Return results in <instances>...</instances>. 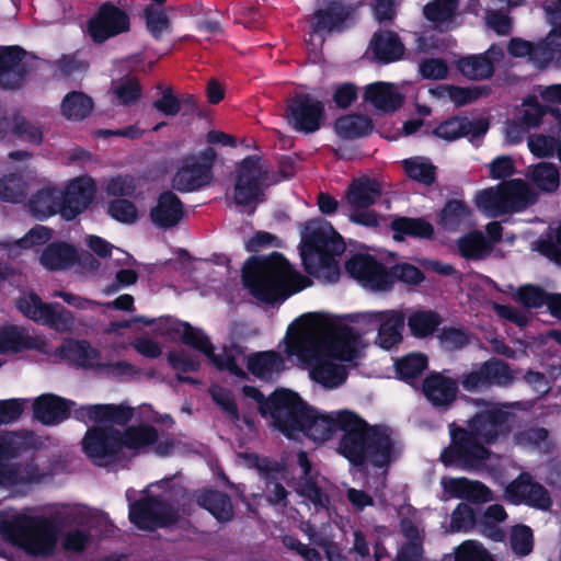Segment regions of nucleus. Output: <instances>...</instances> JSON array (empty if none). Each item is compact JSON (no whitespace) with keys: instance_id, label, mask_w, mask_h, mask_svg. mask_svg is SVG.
Segmentation results:
<instances>
[{"instance_id":"nucleus-1","label":"nucleus","mask_w":561,"mask_h":561,"mask_svg":"<svg viewBox=\"0 0 561 561\" xmlns=\"http://www.w3.org/2000/svg\"><path fill=\"white\" fill-rule=\"evenodd\" d=\"M285 339L286 353L309 367L310 377L325 388L341 386L347 377L346 363L364 346L360 333L346 324L328 325L304 318Z\"/></svg>"},{"instance_id":"nucleus-2","label":"nucleus","mask_w":561,"mask_h":561,"mask_svg":"<svg viewBox=\"0 0 561 561\" xmlns=\"http://www.w3.org/2000/svg\"><path fill=\"white\" fill-rule=\"evenodd\" d=\"M510 404H493L477 413L468 427L450 428V445L444 449L440 460L445 466L477 471L484 467L491 451L484 446L506 438L513 430L515 415L505 409Z\"/></svg>"},{"instance_id":"nucleus-3","label":"nucleus","mask_w":561,"mask_h":561,"mask_svg":"<svg viewBox=\"0 0 561 561\" xmlns=\"http://www.w3.org/2000/svg\"><path fill=\"white\" fill-rule=\"evenodd\" d=\"M341 437L339 451L354 466L365 461L376 467L389 465L398 456L389 428L369 426L362 417L351 411L336 412Z\"/></svg>"},{"instance_id":"nucleus-4","label":"nucleus","mask_w":561,"mask_h":561,"mask_svg":"<svg viewBox=\"0 0 561 561\" xmlns=\"http://www.w3.org/2000/svg\"><path fill=\"white\" fill-rule=\"evenodd\" d=\"M153 426H130L124 431L113 426H94L87 431L82 448L91 461L107 467L127 461L156 443Z\"/></svg>"},{"instance_id":"nucleus-5","label":"nucleus","mask_w":561,"mask_h":561,"mask_svg":"<svg viewBox=\"0 0 561 561\" xmlns=\"http://www.w3.org/2000/svg\"><path fill=\"white\" fill-rule=\"evenodd\" d=\"M242 279L255 298L271 305L283 302L309 285L278 253L248 261Z\"/></svg>"},{"instance_id":"nucleus-6","label":"nucleus","mask_w":561,"mask_h":561,"mask_svg":"<svg viewBox=\"0 0 561 561\" xmlns=\"http://www.w3.org/2000/svg\"><path fill=\"white\" fill-rule=\"evenodd\" d=\"M301 257L309 274L333 283L340 277L336 256L345 251L342 237L324 220L308 221L302 231Z\"/></svg>"},{"instance_id":"nucleus-7","label":"nucleus","mask_w":561,"mask_h":561,"mask_svg":"<svg viewBox=\"0 0 561 561\" xmlns=\"http://www.w3.org/2000/svg\"><path fill=\"white\" fill-rule=\"evenodd\" d=\"M242 392L257 402L261 415L270 420L273 427L289 438H296L300 434L309 405L298 393L278 389L265 399L263 393L251 386H244Z\"/></svg>"},{"instance_id":"nucleus-8","label":"nucleus","mask_w":561,"mask_h":561,"mask_svg":"<svg viewBox=\"0 0 561 561\" xmlns=\"http://www.w3.org/2000/svg\"><path fill=\"white\" fill-rule=\"evenodd\" d=\"M34 443V435L30 432L21 431L0 434V488L28 484L42 480L43 473L32 462H3V460L15 458L30 449Z\"/></svg>"},{"instance_id":"nucleus-9","label":"nucleus","mask_w":561,"mask_h":561,"mask_svg":"<svg viewBox=\"0 0 561 561\" xmlns=\"http://www.w3.org/2000/svg\"><path fill=\"white\" fill-rule=\"evenodd\" d=\"M537 193L523 180H510L479 192L476 203L489 217L519 211L537 201Z\"/></svg>"},{"instance_id":"nucleus-10","label":"nucleus","mask_w":561,"mask_h":561,"mask_svg":"<svg viewBox=\"0 0 561 561\" xmlns=\"http://www.w3.org/2000/svg\"><path fill=\"white\" fill-rule=\"evenodd\" d=\"M0 534L34 556H48L56 545L54 528L46 520L19 516L0 523Z\"/></svg>"},{"instance_id":"nucleus-11","label":"nucleus","mask_w":561,"mask_h":561,"mask_svg":"<svg viewBox=\"0 0 561 561\" xmlns=\"http://www.w3.org/2000/svg\"><path fill=\"white\" fill-rule=\"evenodd\" d=\"M174 332L183 343L206 355L217 368L227 369L238 377L245 376L242 369L245 355L240 346L233 345L225 348L221 354H214L209 339L199 329L188 323H179Z\"/></svg>"},{"instance_id":"nucleus-12","label":"nucleus","mask_w":561,"mask_h":561,"mask_svg":"<svg viewBox=\"0 0 561 561\" xmlns=\"http://www.w3.org/2000/svg\"><path fill=\"white\" fill-rule=\"evenodd\" d=\"M167 483H169V480H162L150 485L144 491L146 495L141 500L130 503L129 519L138 528L152 530L157 527H167L176 523L179 518L178 511L151 492L153 486H161Z\"/></svg>"},{"instance_id":"nucleus-13","label":"nucleus","mask_w":561,"mask_h":561,"mask_svg":"<svg viewBox=\"0 0 561 561\" xmlns=\"http://www.w3.org/2000/svg\"><path fill=\"white\" fill-rule=\"evenodd\" d=\"M216 159L217 152L211 147L186 156L173 176L172 186L180 192H192L208 185Z\"/></svg>"},{"instance_id":"nucleus-14","label":"nucleus","mask_w":561,"mask_h":561,"mask_svg":"<svg viewBox=\"0 0 561 561\" xmlns=\"http://www.w3.org/2000/svg\"><path fill=\"white\" fill-rule=\"evenodd\" d=\"M381 193L382 184L376 179L363 176L354 180L346 195L347 203L352 207L350 219L367 227L378 226V216L369 207L379 199Z\"/></svg>"},{"instance_id":"nucleus-15","label":"nucleus","mask_w":561,"mask_h":561,"mask_svg":"<svg viewBox=\"0 0 561 561\" xmlns=\"http://www.w3.org/2000/svg\"><path fill=\"white\" fill-rule=\"evenodd\" d=\"M267 167L260 157L245 158L236 170L232 198L237 205L257 204L261 198V185L266 180Z\"/></svg>"},{"instance_id":"nucleus-16","label":"nucleus","mask_w":561,"mask_h":561,"mask_svg":"<svg viewBox=\"0 0 561 561\" xmlns=\"http://www.w3.org/2000/svg\"><path fill=\"white\" fill-rule=\"evenodd\" d=\"M285 118L295 130L311 134L317 131L325 119L322 102L309 94H298L287 100Z\"/></svg>"},{"instance_id":"nucleus-17","label":"nucleus","mask_w":561,"mask_h":561,"mask_svg":"<svg viewBox=\"0 0 561 561\" xmlns=\"http://www.w3.org/2000/svg\"><path fill=\"white\" fill-rule=\"evenodd\" d=\"M345 271L367 289L386 291L392 287V277L389 272L369 254H354L345 262Z\"/></svg>"},{"instance_id":"nucleus-18","label":"nucleus","mask_w":561,"mask_h":561,"mask_svg":"<svg viewBox=\"0 0 561 561\" xmlns=\"http://www.w3.org/2000/svg\"><path fill=\"white\" fill-rule=\"evenodd\" d=\"M128 30V15L110 2L101 5L98 14L90 20L88 25L89 34L95 43H103Z\"/></svg>"},{"instance_id":"nucleus-19","label":"nucleus","mask_w":561,"mask_h":561,"mask_svg":"<svg viewBox=\"0 0 561 561\" xmlns=\"http://www.w3.org/2000/svg\"><path fill=\"white\" fill-rule=\"evenodd\" d=\"M505 495L515 504L525 503L539 510H548L551 506L548 491L528 473H522L512 481L505 490Z\"/></svg>"},{"instance_id":"nucleus-20","label":"nucleus","mask_w":561,"mask_h":561,"mask_svg":"<svg viewBox=\"0 0 561 561\" xmlns=\"http://www.w3.org/2000/svg\"><path fill=\"white\" fill-rule=\"evenodd\" d=\"M364 323L378 325L377 343L385 350H390L402 340L404 314L397 310L367 312L360 316Z\"/></svg>"},{"instance_id":"nucleus-21","label":"nucleus","mask_w":561,"mask_h":561,"mask_svg":"<svg viewBox=\"0 0 561 561\" xmlns=\"http://www.w3.org/2000/svg\"><path fill=\"white\" fill-rule=\"evenodd\" d=\"M297 463L301 474L294 482V490L309 500L317 508H327L330 504L329 495L322 491L318 481V473L313 471L308 454L300 450L297 454Z\"/></svg>"},{"instance_id":"nucleus-22","label":"nucleus","mask_w":561,"mask_h":561,"mask_svg":"<svg viewBox=\"0 0 561 561\" xmlns=\"http://www.w3.org/2000/svg\"><path fill=\"white\" fill-rule=\"evenodd\" d=\"M95 193V186L91 179L79 178L72 181L65 194L62 193V207L60 208L61 216L71 220L77 215L82 213L92 202Z\"/></svg>"},{"instance_id":"nucleus-23","label":"nucleus","mask_w":561,"mask_h":561,"mask_svg":"<svg viewBox=\"0 0 561 561\" xmlns=\"http://www.w3.org/2000/svg\"><path fill=\"white\" fill-rule=\"evenodd\" d=\"M351 13V8L339 1L330 2L325 9L317 10L310 20L311 32L308 42L313 44L317 35L321 32L330 33L341 30Z\"/></svg>"},{"instance_id":"nucleus-24","label":"nucleus","mask_w":561,"mask_h":561,"mask_svg":"<svg viewBox=\"0 0 561 561\" xmlns=\"http://www.w3.org/2000/svg\"><path fill=\"white\" fill-rule=\"evenodd\" d=\"M457 392V381L439 373L431 374L422 382V393L436 408L448 409Z\"/></svg>"},{"instance_id":"nucleus-25","label":"nucleus","mask_w":561,"mask_h":561,"mask_svg":"<svg viewBox=\"0 0 561 561\" xmlns=\"http://www.w3.org/2000/svg\"><path fill=\"white\" fill-rule=\"evenodd\" d=\"M442 486L450 497H458L471 503H486L493 500L492 491L482 482L467 478L442 479Z\"/></svg>"},{"instance_id":"nucleus-26","label":"nucleus","mask_w":561,"mask_h":561,"mask_svg":"<svg viewBox=\"0 0 561 561\" xmlns=\"http://www.w3.org/2000/svg\"><path fill=\"white\" fill-rule=\"evenodd\" d=\"M184 209L180 198L171 191L162 193L151 209L152 222L160 228H173L183 218Z\"/></svg>"},{"instance_id":"nucleus-27","label":"nucleus","mask_w":561,"mask_h":561,"mask_svg":"<svg viewBox=\"0 0 561 561\" xmlns=\"http://www.w3.org/2000/svg\"><path fill=\"white\" fill-rule=\"evenodd\" d=\"M196 503L207 510L219 523L233 519L234 511L228 494L218 490H202L194 493Z\"/></svg>"},{"instance_id":"nucleus-28","label":"nucleus","mask_w":561,"mask_h":561,"mask_svg":"<svg viewBox=\"0 0 561 561\" xmlns=\"http://www.w3.org/2000/svg\"><path fill=\"white\" fill-rule=\"evenodd\" d=\"M337 427L336 413L321 414L309 407L300 433L314 442H324L331 438Z\"/></svg>"},{"instance_id":"nucleus-29","label":"nucleus","mask_w":561,"mask_h":561,"mask_svg":"<svg viewBox=\"0 0 561 561\" xmlns=\"http://www.w3.org/2000/svg\"><path fill=\"white\" fill-rule=\"evenodd\" d=\"M55 359H67L82 367H93L100 357L98 350L85 341H65L54 351Z\"/></svg>"},{"instance_id":"nucleus-30","label":"nucleus","mask_w":561,"mask_h":561,"mask_svg":"<svg viewBox=\"0 0 561 561\" xmlns=\"http://www.w3.org/2000/svg\"><path fill=\"white\" fill-rule=\"evenodd\" d=\"M370 49L375 58L381 62L399 60L404 54V45L399 36L392 31H380L374 34Z\"/></svg>"},{"instance_id":"nucleus-31","label":"nucleus","mask_w":561,"mask_h":561,"mask_svg":"<svg viewBox=\"0 0 561 561\" xmlns=\"http://www.w3.org/2000/svg\"><path fill=\"white\" fill-rule=\"evenodd\" d=\"M69 405V402L57 396L43 394L34 403V415L47 425L59 423L68 416Z\"/></svg>"},{"instance_id":"nucleus-32","label":"nucleus","mask_w":561,"mask_h":561,"mask_svg":"<svg viewBox=\"0 0 561 561\" xmlns=\"http://www.w3.org/2000/svg\"><path fill=\"white\" fill-rule=\"evenodd\" d=\"M365 100L377 110L389 113L401 106L403 98L393 84L376 82L366 88Z\"/></svg>"},{"instance_id":"nucleus-33","label":"nucleus","mask_w":561,"mask_h":561,"mask_svg":"<svg viewBox=\"0 0 561 561\" xmlns=\"http://www.w3.org/2000/svg\"><path fill=\"white\" fill-rule=\"evenodd\" d=\"M77 413L80 419L87 416L93 422H113L121 425L127 423L133 416L131 409L122 404L87 405L81 408Z\"/></svg>"},{"instance_id":"nucleus-34","label":"nucleus","mask_w":561,"mask_h":561,"mask_svg":"<svg viewBox=\"0 0 561 561\" xmlns=\"http://www.w3.org/2000/svg\"><path fill=\"white\" fill-rule=\"evenodd\" d=\"M248 369L257 378L271 380L284 370L283 357L274 352H259L248 357Z\"/></svg>"},{"instance_id":"nucleus-35","label":"nucleus","mask_w":561,"mask_h":561,"mask_svg":"<svg viewBox=\"0 0 561 561\" xmlns=\"http://www.w3.org/2000/svg\"><path fill=\"white\" fill-rule=\"evenodd\" d=\"M77 260L76 249L65 242L48 244L41 254V264L49 271H61L71 267Z\"/></svg>"},{"instance_id":"nucleus-36","label":"nucleus","mask_w":561,"mask_h":561,"mask_svg":"<svg viewBox=\"0 0 561 561\" xmlns=\"http://www.w3.org/2000/svg\"><path fill=\"white\" fill-rule=\"evenodd\" d=\"M459 10V0H432L423 7L424 18L437 30L448 28Z\"/></svg>"},{"instance_id":"nucleus-37","label":"nucleus","mask_w":561,"mask_h":561,"mask_svg":"<svg viewBox=\"0 0 561 561\" xmlns=\"http://www.w3.org/2000/svg\"><path fill=\"white\" fill-rule=\"evenodd\" d=\"M8 121L14 137L36 146L43 142V128L39 123L31 121L20 111L13 112Z\"/></svg>"},{"instance_id":"nucleus-38","label":"nucleus","mask_w":561,"mask_h":561,"mask_svg":"<svg viewBox=\"0 0 561 561\" xmlns=\"http://www.w3.org/2000/svg\"><path fill=\"white\" fill-rule=\"evenodd\" d=\"M93 106V101L89 95L80 91H72L62 99L60 110L66 119L80 122L91 114Z\"/></svg>"},{"instance_id":"nucleus-39","label":"nucleus","mask_w":561,"mask_h":561,"mask_svg":"<svg viewBox=\"0 0 561 561\" xmlns=\"http://www.w3.org/2000/svg\"><path fill=\"white\" fill-rule=\"evenodd\" d=\"M62 192L56 188H44L32 196L30 210L38 218L49 217L62 207Z\"/></svg>"},{"instance_id":"nucleus-40","label":"nucleus","mask_w":561,"mask_h":561,"mask_svg":"<svg viewBox=\"0 0 561 561\" xmlns=\"http://www.w3.org/2000/svg\"><path fill=\"white\" fill-rule=\"evenodd\" d=\"M507 518L504 507L500 504H493L486 507L484 513L477 518V528L485 537L501 541L504 538V531L500 524Z\"/></svg>"},{"instance_id":"nucleus-41","label":"nucleus","mask_w":561,"mask_h":561,"mask_svg":"<svg viewBox=\"0 0 561 561\" xmlns=\"http://www.w3.org/2000/svg\"><path fill=\"white\" fill-rule=\"evenodd\" d=\"M46 311L39 323L45 324L56 332L69 333L75 325V316L59 304L47 305Z\"/></svg>"},{"instance_id":"nucleus-42","label":"nucleus","mask_w":561,"mask_h":561,"mask_svg":"<svg viewBox=\"0 0 561 561\" xmlns=\"http://www.w3.org/2000/svg\"><path fill=\"white\" fill-rule=\"evenodd\" d=\"M28 185L23 176L11 173L0 179V199L5 203L18 204L25 201Z\"/></svg>"},{"instance_id":"nucleus-43","label":"nucleus","mask_w":561,"mask_h":561,"mask_svg":"<svg viewBox=\"0 0 561 561\" xmlns=\"http://www.w3.org/2000/svg\"><path fill=\"white\" fill-rule=\"evenodd\" d=\"M458 69L465 77L471 80L488 79L494 72L491 60L482 54L461 58L458 61Z\"/></svg>"},{"instance_id":"nucleus-44","label":"nucleus","mask_w":561,"mask_h":561,"mask_svg":"<svg viewBox=\"0 0 561 561\" xmlns=\"http://www.w3.org/2000/svg\"><path fill=\"white\" fill-rule=\"evenodd\" d=\"M394 231L393 239L397 241L403 240V234L420 238H430L433 234V227L431 224L423 219L413 218H398L391 224Z\"/></svg>"},{"instance_id":"nucleus-45","label":"nucleus","mask_w":561,"mask_h":561,"mask_svg":"<svg viewBox=\"0 0 561 561\" xmlns=\"http://www.w3.org/2000/svg\"><path fill=\"white\" fill-rule=\"evenodd\" d=\"M458 248L462 256L471 260H481L492 252V243L478 231L460 238Z\"/></svg>"},{"instance_id":"nucleus-46","label":"nucleus","mask_w":561,"mask_h":561,"mask_svg":"<svg viewBox=\"0 0 561 561\" xmlns=\"http://www.w3.org/2000/svg\"><path fill=\"white\" fill-rule=\"evenodd\" d=\"M442 323L440 317L433 311L419 310L412 312L408 318V325L416 337L431 335Z\"/></svg>"},{"instance_id":"nucleus-47","label":"nucleus","mask_w":561,"mask_h":561,"mask_svg":"<svg viewBox=\"0 0 561 561\" xmlns=\"http://www.w3.org/2000/svg\"><path fill=\"white\" fill-rule=\"evenodd\" d=\"M470 217L471 211L463 202L450 201L442 210L440 225L447 230H455L461 225L468 224Z\"/></svg>"},{"instance_id":"nucleus-48","label":"nucleus","mask_w":561,"mask_h":561,"mask_svg":"<svg viewBox=\"0 0 561 561\" xmlns=\"http://www.w3.org/2000/svg\"><path fill=\"white\" fill-rule=\"evenodd\" d=\"M370 129V121L362 115H347L335 122V130L337 135L346 139L362 137Z\"/></svg>"},{"instance_id":"nucleus-49","label":"nucleus","mask_w":561,"mask_h":561,"mask_svg":"<svg viewBox=\"0 0 561 561\" xmlns=\"http://www.w3.org/2000/svg\"><path fill=\"white\" fill-rule=\"evenodd\" d=\"M529 175L533 182L541 190L548 193L554 192L560 184L559 171L552 163L541 162L535 165Z\"/></svg>"},{"instance_id":"nucleus-50","label":"nucleus","mask_w":561,"mask_h":561,"mask_svg":"<svg viewBox=\"0 0 561 561\" xmlns=\"http://www.w3.org/2000/svg\"><path fill=\"white\" fill-rule=\"evenodd\" d=\"M408 176L414 181L431 185L435 181V167L426 159L416 157L403 162Z\"/></svg>"},{"instance_id":"nucleus-51","label":"nucleus","mask_w":561,"mask_h":561,"mask_svg":"<svg viewBox=\"0 0 561 561\" xmlns=\"http://www.w3.org/2000/svg\"><path fill=\"white\" fill-rule=\"evenodd\" d=\"M259 469L265 476L268 489L267 501L274 505L279 503H284V505H286V497L288 493L280 483L275 481V476L278 473L277 463L264 462L259 466Z\"/></svg>"},{"instance_id":"nucleus-52","label":"nucleus","mask_w":561,"mask_h":561,"mask_svg":"<svg viewBox=\"0 0 561 561\" xmlns=\"http://www.w3.org/2000/svg\"><path fill=\"white\" fill-rule=\"evenodd\" d=\"M426 367L427 358L422 354H410L396 364L398 376L408 382L422 374Z\"/></svg>"},{"instance_id":"nucleus-53","label":"nucleus","mask_w":561,"mask_h":561,"mask_svg":"<svg viewBox=\"0 0 561 561\" xmlns=\"http://www.w3.org/2000/svg\"><path fill=\"white\" fill-rule=\"evenodd\" d=\"M549 293L543 290L539 286L535 285H524L520 286L515 294H513V299L519 304H522L525 308H540L543 305L547 306Z\"/></svg>"},{"instance_id":"nucleus-54","label":"nucleus","mask_w":561,"mask_h":561,"mask_svg":"<svg viewBox=\"0 0 561 561\" xmlns=\"http://www.w3.org/2000/svg\"><path fill=\"white\" fill-rule=\"evenodd\" d=\"M470 121L466 117H451L438 125L433 134L445 140H455L459 137L468 135Z\"/></svg>"},{"instance_id":"nucleus-55","label":"nucleus","mask_w":561,"mask_h":561,"mask_svg":"<svg viewBox=\"0 0 561 561\" xmlns=\"http://www.w3.org/2000/svg\"><path fill=\"white\" fill-rule=\"evenodd\" d=\"M144 19L147 30L157 39L161 37L164 31L170 28V19L160 7L153 4L147 5L144 10Z\"/></svg>"},{"instance_id":"nucleus-56","label":"nucleus","mask_w":561,"mask_h":561,"mask_svg":"<svg viewBox=\"0 0 561 561\" xmlns=\"http://www.w3.org/2000/svg\"><path fill=\"white\" fill-rule=\"evenodd\" d=\"M484 370L486 371L489 387L492 385L496 386H508L514 379V373L510 366L500 359H490L484 363Z\"/></svg>"},{"instance_id":"nucleus-57","label":"nucleus","mask_w":561,"mask_h":561,"mask_svg":"<svg viewBox=\"0 0 561 561\" xmlns=\"http://www.w3.org/2000/svg\"><path fill=\"white\" fill-rule=\"evenodd\" d=\"M510 540L513 551L519 557L528 556L533 550L534 537L528 526H514L511 531Z\"/></svg>"},{"instance_id":"nucleus-58","label":"nucleus","mask_w":561,"mask_h":561,"mask_svg":"<svg viewBox=\"0 0 561 561\" xmlns=\"http://www.w3.org/2000/svg\"><path fill=\"white\" fill-rule=\"evenodd\" d=\"M48 304L34 293L24 295L16 300V308L28 319L41 322Z\"/></svg>"},{"instance_id":"nucleus-59","label":"nucleus","mask_w":561,"mask_h":561,"mask_svg":"<svg viewBox=\"0 0 561 561\" xmlns=\"http://www.w3.org/2000/svg\"><path fill=\"white\" fill-rule=\"evenodd\" d=\"M56 78H73L77 75L83 73L88 64L77 57V55H64L54 62Z\"/></svg>"},{"instance_id":"nucleus-60","label":"nucleus","mask_w":561,"mask_h":561,"mask_svg":"<svg viewBox=\"0 0 561 561\" xmlns=\"http://www.w3.org/2000/svg\"><path fill=\"white\" fill-rule=\"evenodd\" d=\"M456 561H494L491 553L478 541L468 540L455 551Z\"/></svg>"},{"instance_id":"nucleus-61","label":"nucleus","mask_w":561,"mask_h":561,"mask_svg":"<svg viewBox=\"0 0 561 561\" xmlns=\"http://www.w3.org/2000/svg\"><path fill=\"white\" fill-rule=\"evenodd\" d=\"M111 91L123 105H129L140 95V87L134 79L123 78L112 84Z\"/></svg>"},{"instance_id":"nucleus-62","label":"nucleus","mask_w":561,"mask_h":561,"mask_svg":"<svg viewBox=\"0 0 561 561\" xmlns=\"http://www.w3.org/2000/svg\"><path fill=\"white\" fill-rule=\"evenodd\" d=\"M437 337L442 346L448 351L460 350L470 342V336L467 331L453 327L443 328Z\"/></svg>"},{"instance_id":"nucleus-63","label":"nucleus","mask_w":561,"mask_h":561,"mask_svg":"<svg viewBox=\"0 0 561 561\" xmlns=\"http://www.w3.org/2000/svg\"><path fill=\"white\" fill-rule=\"evenodd\" d=\"M160 91V98L153 103V107L164 114L165 116H175L180 113L179 96L174 94V90L171 85L160 84L158 87Z\"/></svg>"},{"instance_id":"nucleus-64","label":"nucleus","mask_w":561,"mask_h":561,"mask_svg":"<svg viewBox=\"0 0 561 561\" xmlns=\"http://www.w3.org/2000/svg\"><path fill=\"white\" fill-rule=\"evenodd\" d=\"M473 527H477L473 510L468 504L460 503L451 514V530L467 531Z\"/></svg>"}]
</instances>
